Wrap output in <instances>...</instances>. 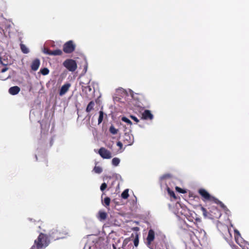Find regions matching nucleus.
I'll use <instances>...</instances> for the list:
<instances>
[{"mask_svg": "<svg viewBox=\"0 0 249 249\" xmlns=\"http://www.w3.org/2000/svg\"><path fill=\"white\" fill-rule=\"evenodd\" d=\"M20 90V89L18 86H15L10 88L9 89V93L12 95H15L18 94Z\"/></svg>", "mask_w": 249, "mask_h": 249, "instance_id": "4468645a", "label": "nucleus"}, {"mask_svg": "<svg viewBox=\"0 0 249 249\" xmlns=\"http://www.w3.org/2000/svg\"><path fill=\"white\" fill-rule=\"evenodd\" d=\"M75 49V45L72 40L66 42L63 47V50L66 53H71Z\"/></svg>", "mask_w": 249, "mask_h": 249, "instance_id": "39448f33", "label": "nucleus"}, {"mask_svg": "<svg viewBox=\"0 0 249 249\" xmlns=\"http://www.w3.org/2000/svg\"><path fill=\"white\" fill-rule=\"evenodd\" d=\"M107 187V184L106 183H103L100 186V190L102 191H104Z\"/></svg>", "mask_w": 249, "mask_h": 249, "instance_id": "2f4dec72", "label": "nucleus"}, {"mask_svg": "<svg viewBox=\"0 0 249 249\" xmlns=\"http://www.w3.org/2000/svg\"><path fill=\"white\" fill-rule=\"evenodd\" d=\"M40 66V60L38 58L34 59L31 64V69L34 71H36L38 70Z\"/></svg>", "mask_w": 249, "mask_h": 249, "instance_id": "ddd939ff", "label": "nucleus"}, {"mask_svg": "<svg viewBox=\"0 0 249 249\" xmlns=\"http://www.w3.org/2000/svg\"><path fill=\"white\" fill-rule=\"evenodd\" d=\"M104 202L106 206H108L110 204V199L108 197H106L104 198Z\"/></svg>", "mask_w": 249, "mask_h": 249, "instance_id": "c756f323", "label": "nucleus"}, {"mask_svg": "<svg viewBox=\"0 0 249 249\" xmlns=\"http://www.w3.org/2000/svg\"><path fill=\"white\" fill-rule=\"evenodd\" d=\"M94 106H95L94 102L93 101H90L89 103V104L88 105V106L86 107V112H90L91 111L93 110Z\"/></svg>", "mask_w": 249, "mask_h": 249, "instance_id": "2eb2a0df", "label": "nucleus"}, {"mask_svg": "<svg viewBox=\"0 0 249 249\" xmlns=\"http://www.w3.org/2000/svg\"><path fill=\"white\" fill-rule=\"evenodd\" d=\"M0 64L4 66H7L8 65L7 58L0 56Z\"/></svg>", "mask_w": 249, "mask_h": 249, "instance_id": "f3484780", "label": "nucleus"}, {"mask_svg": "<svg viewBox=\"0 0 249 249\" xmlns=\"http://www.w3.org/2000/svg\"><path fill=\"white\" fill-rule=\"evenodd\" d=\"M123 142L126 146L131 145L133 143V137L129 133H125L123 137Z\"/></svg>", "mask_w": 249, "mask_h": 249, "instance_id": "6e6552de", "label": "nucleus"}, {"mask_svg": "<svg viewBox=\"0 0 249 249\" xmlns=\"http://www.w3.org/2000/svg\"><path fill=\"white\" fill-rule=\"evenodd\" d=\"M98 214V219L100 221L104 220L107 218V213L105 212L99 211Z\"/></svg>", "mask_w": 249, "mask_h": 249, "instance_id": "dca6fc26", "label": "nucleus"}, {"mask_svg": "<svg viewBox=\"0 0 249 249\" xmlns=\"http://www.w3.org/2000/svg\"><path fill=\"white\" fill-rule=\"evenodd\" d=\"M120 162V160L118 158H114L112 160V164L115 166H118L119 165Z\"/></svg>", "mask_w": 249, "mask_h": 249, "instance_id": "412c9836", "label": "nucleus"}, {"mask_svg": "<svg viewBox=\"0 0 249 249\" xmlns=\"http://www.w3.org/2000/svg\"><path fill=\"white\" fill-rule=\"evenodd\" d=\"M109 131L112 134H116L117 133L118 130L113 126L111 125L109 128Z\"/></svg>", "mask_w": 249, "mask_h": 249, "instance_id": "a878e982", "label": "nucleus"}, {"mask_svg": "<svg viewBox=\"0 0 249 249\" xmlns=\"http://www.w3.org/2000/svg\"><path fill=\"white\" fill-rule=\"evenodd\" d=\"M90 82V81L89 82L88 84H86L83 82H81L80 85L82 86V89L83 92H84L87 96L89 95L91 92H92V89L91 87L88 84Z\"/></svg>", "mask_w": 249, "mask_h": 249, "instance_id": "1a4fd4ad", "label": "nucleus"}, {"mask_svg": "<svg viewBox=\"0 0 249 249\" xmlns=\"http://www.w3.org/2000/svg\"><path fill=\"white\" fill-rule=\"evenodd\" d=\"M103 117H104V112L103 111L100 110L99 111V116L98 120V124H100V123H102V122L103 121Z\"/></svg>", "mask_w": 249, "mask_h": 249, "instance_id": "b1692460", "label": "nucleus"}, {"mask_svg": "<svg viewBox=\"0 0 249 249\" xmlns=\"http://www.w3.org/2000/svg\"><path fill=\"white\" fill-rule=\"evenodd\" d=\"M53 139H51V140H50V146H52L53 144Z\"/></svg>", "mask_w": 249, "mask_h": 249, "instance_id": "4c0bfd02", "label": "nucleus"}, {"mask_svg": "<svg viewBox=\"0 0 249 249\" xmlns=\"http://www.w3.org/2000/svg\"><path fill=\"white\" fill-rule=\"evenodd\" d=\"M172 176L171 174H164L163 175V176H162L161 177V179H166V178H171Z\"/></svg>", "mask_w": 249, "mask_h": 249, "instance_id": "7c9ffc66", "label": "nucleus"}, {"mask_svg": "<svg viewBox=\"0 0 249 249\" xmlns=\"http://www.w3.org/2000/svg\"><path fill=\"white\" fill-rule=\"evenodd\" d=\"M68 233L65 227H57L50 231L48 236L52 239L56 240L64 238Z\"/></svg>", "mask_w": 249, "mask_h": 249, "instance_id": "f03ea898", "label": "nucleus"}, {"mask_svg": "<svg viewBox=\"0 0 249 249\" xmlns=\"http://www.w3.org/2000/svg\"><path fill=\"white\" fill-rule=\"evenodd\" d=\"M63 66L70 71H74L77 68L76 61L71 59H67L63 63Z\"/></svg>", "mask_w": 249, "mask_h": 249, "instance_id": "20e7f679", "label": "nucleus"}, {"mask_svg": "<svg viewBox=\"0 0 249 249\" xmlns=\"http://www.w3.org/2000/svg\"><path fill=\"white\" fill-rule=\"evenodd\" d=\"M98 154L103 159H109L112 158L111 153L104 147H101L99 149Z\"/></svg>", "mask_w": 249, "mask_h": 249, "instance_id": "0eeeda50", "label": "nucleus"}, {"mask_svg": "<svg viewBox=\"0 0 249 249\" xmlns=\"http://www.w3.org/2000/svg\"><path fill=\"white\" fill-rule=\"evenodd\" d=\"M130 118L134 120L136 123H138L139 122V119L135 116L130 115Z\"/></svg>", "mask_w": 249, "mask_h": 249, "instance_id": "f704fd0d", "label": "nucleus"}, {"mask_svg": "<svg viewBox=\"0 0 249 249\" xmlns=\"http://www.w3.org/2000/svg\"><path fill=\"white\" fill-rule=\"evenodd\" d=\"M167 192L168 193V194H169V195L172 196V197H173L174 198L176 197V196H175V194L174 192V191H172L169 187H167Z\"/></svg>", "mask_w": 249, "mask_h": 249, "instance_id": "c85d7f7f", "label": "nucleus"}, {"mask_svg": "<svg viewBox=\"0 0 249 249\" xmlns=\"http://www.w3.org/2000/svg\"><path fill=\"white\" fill-rule=\"evenodd\" d=\"M121 196L124 199H127L129 196L128 189H125L121 194Z\"/></svg>", "mask_w": 249, "mask_h": 249, "instance_id": "aec40b11", "label": "nucleus"}, {"mask_svg": "<svg viewBox=\"0 0 249 249\" xmlns=\"http://www.w3.org/2000/svg\"><path fill=\"white\" fill-rule=\"evenodd\" d=\"M50 243L48 235L40 233L36 239L34 241V244L30 249H42L47 247Z\"/></svg>", "mask_w": 249, "mask_h": 249, "instance_id": "f257e3e1", "label": "nucleus"}, {"mask_svg": "<svg viewBox=\"0 0 249 249\" xmlns=\"http://www.w3.org/2000/svg\"><path fill=\"white\" fill-rule=\"evenodd\" d=\"M94 171L97 174L101 173L103 170L102 168L100 166H95L93 169Z\"/></svg>", "mask_w": 249, "mask_h": 249, "instance_id": "393cba45", "label": "nucleus"}, {"mask_svg": "<svg viewBox=\"0 0 249 249\" xmlns=\"http://www.w3.org/2000/svg\"><path fill=\"white\" fill-rule=\"evenodd\" d=\"M155 239V232L153 230H150L148 231V235L146 238L147 246L150 247L151 243Z\"/></svg>", "mask_w": 249, "mask_h": 249, "instance_id": "9d476101", "label": "nucleus"}, {"mask_svg": "<svg viewBox=\"0 0 249 249\" xmlns=\"http://www.w3.org/2000/svg\"><path fill=\"white\" fill-rule=\"evenodd\" d=\"M200 209H201V210L202 212L203 216L205 217H209V213L207 212V210L205 208L202 207V206H201V208Z\"/></svg>", "mask_w": 249, "mask_h": 249, "instance_id": "5701e85b", "label": "nucleus"}, {"mask_svg": "<svg viewBox=\"0 0 249 249\" xmlns=\"http://www.w3.org/2000/svg\"><path fill=\"white\" fill-rule=\"evenodd\" d=\"M134 244L135 247H137L139 245V235L137 233L136 234L135 238L134 240Z\"/></svg>", "mask_w": 249, "mask_h": 249, "instance_id": "cd10ccee", "label": "nucleus"}, {"mask_svg": "<svg viewBox=\"0 0 249 249\" xmlns=\"http://www.w3.org/2000/svg\"><path fill=\"white\" fill-rule=\"evenodd\" d=\"M124 243L127 244V242H126V239H125V240H124V241L123 244H124Z\"/></svg>", "mask_w": 249, "mask_h": 249, "instance_id": "ea45409f", "label": "nucleus"}, {"mask_svg": "<svg viewBox=\"0 0 249 249\" xmlns=\"http://www.w3.org/2000/svg\"><path fill=\"white\" fill-rule=\"evenodd\" d=\"M40 72L42 75H46L49 74V70L47 68H44L43 69H40Z\"/></svg>", "mask_w": 249, "mask_h": 249, "instance_id": "4be33fe9", "label": "nucleus"}, {"mask_svg": "<svg viewBox=\"0 0 249 249\" xmlns=\"http://www.w3.org/2000/svg\"><path fill=\"white\" fill-rule=\"evenodd\" d=\"M20 47L22 52L24 53H28L29 52V49L23 44H20Z\"/></svg>", "mask_w": 249, "mask_h": 249, "instance_id": "6ab92c4d", "label": "nucleus"}, {"mask_svg": "<svg viewBox=\"0 0 249 249\" xmlns=\"http://www.w3.org/2000/svg\"><path fill=\"white\" fill-rule=\"evenodd\" d=\"M63 53L62 51L60 49H57L54 51H52V53H51V55L56 56V55H61Z\"/></svg>", "mask_w": 249, "mask_h": 249, "instance_id": "a211bd4d", "label": "nucleus"}, {"mask_svg": "<svg viewBox=\"0 0 249 249\" xmlns=\"http://www.w3.org/2000/svg\"><path fill=\"white\" fill-rule=\"evenodd\" d=\"M43 52L48 55H51V53H52V51L49 50L48 48H44Z\"/></svg>", "mask_w": 249, "mask_h": 249, "instance_id": "473e14b6", "label": "nucleus"}, {"mask_svg": "<svg viewBox=\"0 0 249 249\" xmlns=\"http://www.w3.org/2000/svg\"><path fill=\"white\" fill-rule=\"evenodd\" d=\"M176 189L178 192H179L180 193L184 194L186 193V191L185 190L178 187H176Z\"/></svg>", "mask_w": 249, "mask_h": 249, "instance_id": "72a5a7b5", "label": "nucleus"}, {"mask_svg": "<svg viewBox=\"0 0 249 249\" xmlns=\"http://www.w3.org/2000/svg\"><path fill=\"white\" fill-rule=\"evenodd\" d=\"M45 163L46 166H48V161L47 160H45Z\"/></svg>", "mask_w": 249, "mask_h": 249, "instance_id": "58836bf2", "label": "nucleus"}, {"mask_svg": "<svg viewBox=\"0 0 249 249\" xmlns=\"http://www.w3.org/2000/svg\"><path fill=\"white\" fill-rule=\"evenodd\" d=\"M209 218L211 219H218L221 216V213L217 207L212 206L209 212Z\"/></svg>", "mask_w": 249, "mask_h": 249, "instance_id": "423d86ee", "label": "nucleus"}, {"mask_svg": "<svg viewBox=\"0 0 249 249\" xmlns=\"http://www.w3.org/2000/svg\"><path fill=\"white\" fill-rule=\"evenodd\" d=\"M8 68H7V67H5V68H3V69L1 70V72L2 73H4V72H5L6 71H7L8 70Z\"/></svg>", "mask_w": 249, "mask_h": 249, "instance_id": "e433bc0d", "label": "nucleus"}, {"mask_svg": "<svg viewBox=\"0 0 249 249\" xmlns=\"http://www.w3.org/2000/svg\"><path fill=\"white\" fill-rule=\"evenodd\" d=\"M142 119L151 120L153 119V115L150 110H145L142 114Z\"/></svg>", "mask_w": 249, "mask_h": 249, "instance_id": "9b49d317", "label": "nucleus"}, {"mask_svg": "<svg viewBox=\"0 0 249 249\" xmlns=\"http://www.w3.org/2000/svg\"><path fill=\"white\" fill-rule=\"evenodd\" d=\"M71 84L70 83H67L62 86L59 91V95L62 96L64 95L69 90Z\"/></svg>", "mask_w": 249, "mask_h": 249, "instance_id": "f8f14e48", "label": "nucleus"}, {"mask_svg": "<svg viewBox=\"0 0 249 249\" xmlns=\"http://www.w3.org/2000/svg\"><path fill=\"white\" fill-rule=\"evenodd\" d=\"M198 192L202 196L203 200L212 201L215 204L219 205L220 206L224 209L226 208V206L221 201L214 196L210 195V194L205 189L201 188L198 190Z\"/></svg>", "mask_w": 249, "mask_h": 249, "instance_id": "7ed1b4c3", "label": "nucleus"}, {"mask_svg": "<svg viewBox=\"0 0 249 249\" xmlns=\"http://www.w3.org/2000/svg\"><path fill=\"white\" fill-rule=\"evenodd\" d=\"M121 120L122 121L127 123V124H128L129 125H131L132 124V122L129 119H128L127 118H126L125 117H123L122 118Z\"/></svg>", "mask_w": 249, "mask_h": 249, "instance_id": "bb28decb", "label": "nucleus"}, {"mask_svg": "<svg viewBox=\"0 0 249 249\" xmlns=\"http://www.w3.org/2000/svg\"><path fill=\"white\" fill-rule=\"evenodd\" d=\"M117 146L120 147V149H121L123 147V143L121 142H120V141L118 142H117Z\"/></svg>", "mask_w": 249, "mask_h": 249, "instance_id": "c9c22d12", "label": "nucleus"}]
</instances>
